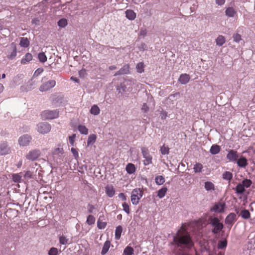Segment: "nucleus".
I'll list each match as a JSON object with an SVG mask.
<instances>
[{
  "mask_svg": "<svg viewBox=\"0 0 255 255\" xmlns=\"http://www.w3.org/2000/svg\"><path fill=\"white\" fill-rule=\"evenodd\" d=\"M189 224L182 223L180 229L178 230L176 234L173 237V243L177 248L191 249L194 246L191 236L187 230Z\"/></svg>",
  "mask_w": 255,
  "mask_h": 255,
  "instance_id": "obj_1",
  "label": "nucleus"
},
{
  "mask_svg": "<svg viewBox=\"0 0 255 255\" xmlns=\"http://www.w3.org/2000/svg\"><path fill=\"white\" fill-rule=\"evenodd\" d=\"M209 221V224L214 228L212 229L214 234H218L223 229L224 225L218 218L210 217Z\"/></svg>",
  "mask_w": 255,
  "mask_h": 255,
  "instance_id": "obj_2",
  "label": "nucleus"
},
{
  "mask_svg": "<svg viewBox=\"0 0 255 255\" xmlns=\"http://www.w3.org/2000/svg\"><path fill=\"white\" fill-rule=\"evenodd\" d=\"M143 192L141 189L139 188L134 189L131 193L130 199L133 205H137L140 199L142 198Z\"/></svg>",
  "mask_w": 255,
  "mask_h": 255,
  "instance_id": "obj_3",
  "label": "nucleus"
},
{
  "mask_svg": "<svg viewBox=\"0 0 255 255\" xmlns=\"http://www.w3.org/2000/svg\"><path fill=\"white\" fill-rule=\"evenodd\" d=\"M41 116L43 120H52L58 117L59 111L57 110H45L42 112Z\"/></svg>",
  "mask_w": 255,
  "mask_h": 255,
  "instance_id": "obj_4",
  "label": "nucleus"
},
{
  "mask_svg": "<svg viewBox=\"0 0 255 255\" xmlns=\"http://www.w3.org/2000/svg\"><path fill=\"white\" fill-rule=\"evenodd\" d=\"M51 125L47 122L40 123L37 125V130L40 133L46 134L51 130Z\"/></svg>",
  "mask_w": 255,
  "mask_h": 255,
  "instance_id": "obj_5",
  "label": "nucleus"
},
{
  "mask_svg": "<svg viewBox=\"0 0 255 255\" xmlns=\"http://www.w3.org/2000/svg\"><path fill=\"white\" fill-rule=\"evenodd\" d=\"M141 153L144 160L143 161L144 165H148L152 163V157L150 154L149 150L146 147H142L141 149Z\"/></svg>",
  "mask_w": 255,
  "mask_h": 255,
  "instance_id": "obj_6",
  "label": "nucleus"
},
{
  "mask_svg": "<svg viewBox=\"0 0 255 255\" xmlns=\"http://www.w3.org/2000/svg\"><path fill=\"white\" fill-rule=\"evenodd\" d=\"M41 155L39 149H33L28 152L26 155V158L29 160L34 161L38 159Z\"/></svg>",
  "mask_w": 255,
  "mask_h": 255,
  "instance_id": "obj_7",
  "label": "nucleus"
},
{
  "mask_svg": "<svg viewBox=\"0 0 255 255\" xmlns=\"http://www.w3.org/2000/svg\"><path fill=\"white\" fill-rule=\"evenodd\" d=\"M56 82L54 80H51L43 83L39 87L41 92L48 91L55 86Z\"/></svg>",
  "mask_w": 255,
  "mask_h": 255,
  "instance_id": "obj_8",
  "label": "nucleus"
},
{
  "mask_svg": "<svg viewBox=\"0 0 255 255\" xmlns=\"http://www.w3.org/2000/svg\"><path fill=\"white\" fill-rule=\"evenodd\" d=\"M16 53L17 49L16 44L14 43H12L8 47L7 57L9 59H13L16 56Z\"/></svg>",
  "mask_w": 255,
  "mask_h": 255,
  "instance_id": "obj_9",
  "label": "nucleus"
},
{
  "mask_svg": "<svg viewBox=\"0 0 255 255\" xmlns=\"http://www.w3.org/2000/svg\"><path fill=\"white\" fill-rule=\"evenodd\" d=\"M226 157L230 162H236L239 158V155L236 150L230 149L228 151Z\"/></svg>",
  "mask_w": 255,
  "mask_h": 255,
  "instance_id": "obj_10",
  "label": "nucleus"
},
{
  "mask_svg": "<svg viewBox=\"0 0 255 255\" xmlns=\"http://www.w3.org/2000/svg\"><path fill=\"white\" fill-rule=\"evenodd\" d=\"M31 139L30 135L24 134L19 138L18 142L20 146H26L29 145Z\"/></svg>",
  "mask_w": 255,
  "mask_h": 255,
  "instance_id": "obj_11",
  "label": "nucleus"
},
{
  "mask_svg": "<svg viewBox=\"0 0 255 255\" xmlns=\"http://www.w3.org/2000/svg\"><path fill=\"white\" fill-rule=\"evenodd\" d=\"M237 220L236 214L234 213H231L226 217L225 222L226 225L231 227Z\"/></svg>",
  "mask_w": 255,
  "mask_h": 255,
  "instance_id": "obj_12",
  "label": "nucleus"
},
{
  "mask_svg": "<svg viewBox=\"0 0 255 255\" xmlns=\"http://www.w3.org/2000/svg\"><path fill=\"white\" fill-rule=\"evenodd\" d=\"M10 148L7 146L6 142H2L0 143V155H6L10 153Z\"/></svg>",
  "mask_w": 255,
  "mask_h": 255,
  "instance_id": "obj_13",
  "label": "nucleus"
},
{
  "mask_svg": "<svg viewBox=\"0 0 255 255\" xmlns=\"http://www.w3.org/2000/svg\"><path fill=\"white\" fill-rule=\"evenodd\" d=\"M226 205L225 203L219 202L215 204L212 210L217 213H222L224 211Z\"/></svg>",
  "mask_w": 255,
  "mask_h": 255,
  "instance_id": "obj_14",
  "label": "nucleus"
},
{
  "mask_svg": "<svg viewBox=\"0 0 255 255\" xmlns=\"http://www.w3.org/2000/svg\"><path fill=\"white\" fill-rule=\"evenodd\" d=\"M115 189L112 185H108L105 187V192L109 197H113L115 194Z\"/></svg>",
  "mask_w": 255,
  "mask_h": 255,
  "instance_id": "obj_15",
  "label": "nucleus"
},
{
  "mask_svg": "<svg viewBox=\"0 0 255 255\" xmlns=\"http://www.w3.org/2000/svg\"><path fill=\"white\" fill-rule=\"evenodd\" d=\"M237 165L240 167L245 168L248 164V160L246 157L243 156H241L236 161Z\"/></svg>",
  "mask_w": 255,
  "mask_h": 255,
  "instance_id": "obj_16",
  "label": "nucleus"
},
{
  "mask_svg": "<svg viewBox=\"0 0 255 255\" xmlns=\"http://www.w3.org/2000/svg\"><path fill=\"white\" fill-rule=\"evenodd\" d=\"M129 66L128 64H125L118 71H117L114 76L120 75L127 74L129 73Z\"/></svg>",
  "mask_w": 255,
  "mask_h": 255,
  "instance_id": "obj_17",
  "label": "nucleus"
},
{
  "mask_svg": "<svg viewBox=\"0 0 255 255\" xmlns=\"http://www.w3.org/2000/svg\"><path fill=\"white\" fill-rule=\"evenodd\" d=\"M190 77L187 74H182L180 75L178 81L182 84H186L189 81Z\"/></svg>",
  "mask_w": 255,
  "mask_h": 255,
  "instance_id": "obj_18",
  "label": "nucleus"
},
{
  "mask_svg": "<svg viewBox=\"0 0 255 255\" xmlns=\"http://www.w3.org/2000/svg\"><path fill=\"white\" fill-rule=\"evenodd\" d=\"M225 14L228 17H233L237 15V12L233 7H229L226 9Z\"/></svg>",
  "mask_w": 255,
  "mask_h": 255,
  "instance_id": "obj_19",
  "label": "nucleus"
},
{
  "mask_svg": "<svg viewBox=\"0 0 255 255\" xmlns=\"http://www.w3.org/2000/svg\"><path fill=\"white\" fill-rule=\"evenodd\" d=\"M32 59V56L31 53H27L24 57L21 60V63L22 64H26L29 62Z\"/></svg>",
  "mask_w": 255,
  "mask_h": 255,
  "instance_id": "obj_20",
  "label": "nucleus"
},
{
  "mask_svg": "<svg viewBox=\"0 0 255 255\" xmlns=\"http://www.w3.org/2000/svg\"><path fill=\"white\" fill-rule=\"evenodd\" d=\"M126 17L129 20H133L136 17V13L130 9H128L126 11Z\"/></svg>",
  "mask_w": 255,
  "mask_h": 255,
  "instance_id": "obj_21",
  "label": "nucleus"
},
{
  "mask_svg": "<svg viewBox=\"0 0 255 255\" xmlns=\"http://www.w3.org/2000/svg\"><path fill=\"white\" fill-rule=\"evenodd\" d=\"M127 172L129 174H131L134 173L135 172L136 168L135 165L132 163H128L126 168Z\"/></svg>",
  "mask_w": 255,
  "mask_h": 255,
  "instance_id": "obj_22",
  "label": "nucleus"
},
{
  "mask_svg": "<svg viewBox=\"0 0 255 255\" xmlns=\"http://www.w3.org/2000/svg\"><path fill=\"white\" fill-rule=\"evenodd\" d=\"M111 246V242L110 241H106L103 246L102 250L101 251V254L102 255H105L109 251Z\"/></svg>",
  "mask_w": 255,
  "mask_h": 255,
  "instance_id": "obj_23",
  "label": "nucleus"
},
{
  "mask_svg": "<svg viewBox=\"0 0 255 255\" xmlns=\"http://www.w3.org/2000/svg\"><path fill=\"white\" fill-rule=\"evenodd\" d=\"M221 150L220 146L217 144H213L210 149V152L212 154H217L220 152Z\"/></svg>",
  "mask_w": 255,
  "mask_h": 255,
  "instance_id": "obj_24",
  "label": "nucleus"
},
{
  "mask_svg": "<svg viewBox=\"0 0 255 255\" xmlns=\"http://www.w3.org/2000/svg\"><path fill=\"white\" fill-rule=\"evenodd\" d=\"M64 152L63 148L60 146L58 147H56L52 151V154L53 155H56L58 156H60L63 154Z\"/></svg>",
  "mask_w": 255,
  "mask_h": 255,
  "instance_id": "obj_25",
  "label": "nucleus"
},
{
  "mask_svg": "<svg viewBox=\"0 0 255 255\" xmlns=\"http://www.w3.org/2000/svg\"><path fill=\"white\" fill-rule=\"evenodd\" d=\"M226 42L225 37L222 35H219L216 39V44L219 46H222Z\"/></svg>",
  "mask_w": 255,
  "mask_h": 255,
  "instance_id": "obj_26",
  "label": "nucleus"
},
{
  "mask_svg": "<svg viewBox=\"0 0 255 255\" xmlns=\"http://www.w3.org/2000/svg\"><path fill=\"white\" fill-rule=\"evenodd\" d=\"M30 44V42L27 38L21 37L19 45L23 47H27Z\"/></svg>",
  "mask_w": 255,
  "mask_h": 255,
  "instance_id": "obj_27",
  "label": "nucleus"
},
{
  "mask_svg": "<svg viewBox=\"0 0 255 255\" xmlns=\"http://www.w3.org/2000/svg\"><path fill=\"white\" fill-rule=\"evenodd\" d=\"M100 110L99 107L96 105L92 106L90 110V113L93 115H98L100 114Z\"/></svg>",
  "mask_w": 255,
  "mask_h": 255,
  "instance_id": "obj_28",
  "label": "nucleus"
},
{
  "mask_svg": "<svg viewBox=\"0 0 255 255\" xmlns=\"http://www.w3.org/2000/svg\"><path fill=\"white\" fill-rule=\"evenodd\" d=\"M97 139V136L95 134H91L89 135L87 140V145L89 146L95 142Z\"/></svg>",
  "mask_w": 255,
  "mask_h": 255,
  "instance_id": "obj_29",
  "label": "nucleus"
},
{
  "mask_svg": "<svg viewBox=\"0 0 255 255\" xmlns=\"http://www.w3.org/2000/svg\"><path fill=\"white\" fill-rule=\"evenodd\" d=\"M205 188L208 191H214L215 190V185L212 182L207 181L205 182Z\"/></svg>",
  "mask_w": 255,
  "mask_h": 255,
  "instance_id": "obj_30",
  "label": "nucleus"
},
{
  "mask_svg": "<svg viewBox=\"0 0 255 255\" xmlns=\"http://www.w3.org/2000/svg\"><path fill=\"white\" fill-rule=\"evenodd\" d=\"M122 231L123 228L121 226L117 227L115 230V239L116 240H119L120 239Z\"/></svg>",
  "mask_w": 255,
  "mask_h": 255,
  "instance_id": "obj_31",
  "label": "nucleus"
},
{
  "mask_svg": "<svg viewBox=\"0 0 255 255\" xmlns=\"http://www.w3.org/2000/svg\"><path fill=\"white\" fill-rule=\"evenodd\" d=\"M167 191L166 187H163L159 189L157 192V196L159 198H162L165 195Z\"/></svg>",
  "mask_w": 255,
  "mask_h": 255,
  "instance_id": "obj_32",
  "label": "nucleus"
},
{
  "mask_svg": "<svg viewBox=\"0 0 255 255\" xmlns=\"http://www.w3.org/2000/svg\"><path fill=\"white\" fill-rule=\"evenodd\" d=\"M222 177L224 179L230 181L233 178V174L231 172L226 171L223 174Z\"/></svg>",
  "mask_w": 255,
  "mask_h": 255,
  "instance_id": "obj_33",
  "label": "nucleus"
},
{
  "mask_svg": "<svg viewBox=\"0 0 255 255\" xmlns=\"http://www.w3.org/2000/svg\"><path fill=\"white\" fill-rule=\"evenodd\" d=\"M235 191L237 194H241L245 191V188L241 183H239L237 185Z\"/></svg>",
  "mask_w": 255,
  "mask_h": 255,
  "instance_id": "obj_34",
  "label": "nucleus"
},
{
  "mask_svg": "<svg viewBox=\"0 0 255 255\" xmlns=\"http://www.w3.org/2000/svg\"><path fill=\"white\" fill-rule=\"evenodd\" d=\"M155 181L157 185H162L165 182L164 177L161 175L157 176L155 178Z\"/></svg>",
  "mask_w": 255,
  "mask_h": 255,
  "instance_id": "obj_35",
  "label": "nucleus"
},
{
  "mask_svg": "<svg viewBox=\"0 0 255 255\" xmlns=\"http://www.w3.org/2000/svg\"><path fill=\"white\" fill-rule=\"evenodd\" d=\"M78 129L81 134L87 135L88 133V129L85 126L79 125Z\"/></svg>",
  "mask_w": 255,
  "mask_h": 255,
  "instance_id": "obj_36",
  "label": "nucleus"
},
{
  "mask_svg": "<svg viewBox=\"0 0 255 255\" xmlns=\"http://www.w3.org/2000/svg\"><path fill=\"white\" fill-rule=\"evenodd\" d=\"M241 217L244 219H248L251 217V214L250 212L246 209L243 210L241 212Z\"/></svg>",
  "mask_w": 255,
  "mask_h": 255,
  "instance_id": "obj_37",
  "label": "nucleus"
},
{
  "mask_svg": "<svg viewBox=\"0 0 255 255\" xmlns=\"http://www.w3.org/2000/svg\"><path fill=\"white\" fill-rule=\"evenodd\" d=\"M129 203H127L126 202H124L122 204V207L123 208V210L127 214H129L130 213V209L129 207Z\"/></svg>",
  "mask_w": 255,
  "mask_h": 255,
  "instance_id": "obj_38",
  "label": "nucleus"
},
{
  "mask_svg": "<svg viewBox=\"0 0 255 255\" xmlns=\"http://www.w3.org/2000/svg\"><path fill=\"white\" fill-rule=\"evenodd\" d=\"M134 253L133 249L129 246H127L124 249V254L125 255H132Z\"/></svg>",
  "mask_w": 255,
  "mask_h": 255,
  "instance_id": "obj_39",
  "label": "nucleus"
},
{
  "mask_svg": "<svg viewBox=\"0 0 255 255\" xmlns=\"http://www.w3.org/2000/svg\"><path fill=\"white\" fill-rule=\"evenodd\" d=\"M227 241L226 240H221L218 242V248L219 249H224L227 247Z\"/></svg>",
  "mask_w": 255,
  "mask_h": 255,
  "instance_id": "obj_40",
  "label": "nucleus"
},
{
  "mask_svg": "<svg viewBox=\"0 0 255 255\" xmlns=\"http://www.w3.org/2000/svg\"><path fill=\"white\" fill-rule=\"evenodd\" d=\"M203 166L202 164L200 163H196L194 166V171L195 173L201 172Z\"/></svg>",
  "mask_w": 255,
  "mask_h": 255,
  "instance_id": "obj_41",
  "label": "nucleus"
},
{
  "mask_svg": "<svg viewBox=\"0 0 255 255\" xmlns=\"http://www.w3.org/2000/svg\"><path fill=\"white\" fill-rule=\"evenodd\" d=\"M241 184L243 185L245 188H248L251 186L252 181L250 179H245L242 181Z\"/></svg>",
  "mask_w": 255,
  "mask_h": 255,
  "instance_id": "obj_42",
  "label": "nucleus"
},
{
  "mask_svg": "<svg viewBox=\"0 0 255 255\" xmlns=\"http://www.w3.org/2000/svg\"><path fill=\"white\" fill-rule=\"evenodd\" d=\"M59 241L60 244L66 245L68 243L69 239L66 236L62 235L59 237Z\"/></svg>",
  "mask_w": 255,
  "mask_h": 255,
  "instance_id": "obj_43",
  "label": "nucleus"
},
{
  "mask_svg": "<svg viewBox=\"0 0 255 255\" xmlns=\"http://www.w3.org/2000/svg\"><path fill=\"white\" fill-rule=\"evenodd\" d=\"M160 152L163 155L168 154L169 153V148L165 144L162 145L160 149Z\"/></svg>",
  "mask_w": 255,
  "mask_h": 255,
  "instance_id": "obj_44",
  "label": "nucleus"
},
{
  "mask_svg": "<svg viewBox=\"0 0 255 255\" xmlns=\"http://www.w3.org/2000/svg\"><path fill=\"white\" fill-rule=\"evenodd\" d=\"M67 24H68L67 20L65 18L60 19L58 21V25L59 27H62V28H64V27H66L67 26Z\"/></svg>",
  "mask_w": 255,
  "mask_h": 255,
  "instance_id": "obj_45",
  "label": "nucleus"
},
{
  "mask_svg": "<svg viewBox=\"0 0 255 255\" xmlns=\"http://www.w3.org/2000/svg\"><path fill=\"white\" fill-rule=\"evenodd\" d=\"M137 72L141 73L144 71V64L143 62H139L136 66Z\"/></svg>",
  "mask_w": 255,
  "mask_h": 255,
  "instance_id": "obj_46",
  "label": "nucleus"
},
{
  "mask_svg": "<svg viewBox=\"0 0 255 255\" xmlns=\"http://www.w3.org/2000/svg\"><path fill=\"white\" fill-rule=\"evenodd\" d=\"M38 58L39 60L42 63L47 61V57L44 52L39 53L38 55Z\"/></svg>",
  "mask_w": 255,
  "mask_h": 255,
  "instance_id": "obj_47",
  "label": "nucleus"
},
{
  "mask_svg": "<svg viewBox=\"0 0 255 255\" xmlns=\"http://www.w3.org/2000/svg\"><path fill=\"white\" fill-rule=\"evenodd\" d=\"M87 223L89 225L94 224L95 222V218L93 215H90L87 217Z\"/></svg>",
  "mask_w": 255,
  "mask_h": 255,
  "instance_id": "obj_48",
  "label": "nucleus"
},
{
  "mask_svg": "<svg viewBox=\"0 0 255 255\" xmlns=\"http://www.w3.org/2000/svg\"><path fill=\"white\" fill-rule=\"evenodd\" d=\"M107 223L98 220L97 222V227L99 229H103L106 228Z\"/></svg>",
  "mask_w": 255,
  "mask_h": 255,
  "instance_id": "obj_49",
  "label": "nucleus"
},
{
  "mask_svg": "<svg viewBox=\"0 0 255 255\" xmlns=\"http://www.w3.org/2000/svg\"><path fill=\"white\" fill-rule=\"evenodd\" d=\"M58 250L56 248L52 247L51 248L48 252L49 255H58Z\"/></svg>",
  "mask_w": 255,
  "mask_h": 255,
  "instance_id": "obj_50",
  "label": "nucleus"
},
{
  "mask_svg": "<svg viewBox=\"0 0 255 255\" xmlns=\"http://www.w3.org/2000/svg\"><path fill=\"white\" fill-rule=\"evenodd\" d=\"M12 177L13 181L15 182H19L21 179V176L18 174H13Z\"/></svg>",
  "mask_w": 255,
  "mask_h": 255,
  "instance_id": "obj_51",
  "label": "nucleus"
},
{
  "mask_svg": "<svg viewBox=\"0 0 255 255\" xmlns=\"http://www.w3.org/2000/svg\"><path fill=\"white\" fill-rule=\"evenodd\" d=\"M233 37L236 42H239L242 40L241 35L238 33L234 34Z\"/></svg>",
  "mask_w": 255,
  "mask_h": 255,
  "instance_id": "obj_52",
  "label": "nucleus"
},
{
  "mask_svg": "<svg viewBox=\"0 0 255 255\" xmlns=\"http://www.w3.org/2000/svg\"><path fill=\"white\" fill-rule=\"evenodd\" d=\"M71 152L72 153L74 158L77 159L79 156L78 151L77 149L74 147H72L71 149Z\"/></svg>",
  "mask_w": 255,
  "mask_h": 255,
  "instance_id": "obj_53",
  "label": "nucleus"
},
{
  "mask_svg": "<svg viewBox=\"0 0 255 255\" xmlns=\"http://www.w3.org/2000/svg\"><path fill=\"white\" fill-rule=\"evenodd\" d=\"M76 137V134H73L71 136H69V142L72 145H74V144L75 139Z\"/></svg>",
  "mask_w": 255,
  "mask_h": 255,
  "instance_id": "obj_54",
  "label": "nucleus"
},
{
  "mask_svg": "<svg viewBox=\"0 0 255 255\" xmlns=\"http://www.w3.org/2000/svg\"><path fill=\"white\" fill-rule=\"evenodd\" d=\"M86 74V70L85 69H82L79 71V75L81 78H84Z\"/></svg>",
  "mask_w": 255,
  "mask_h": 255,
  "instance_id": "obj_55",
  "label": "nucleus"
},
{
  "mask_svg": "<svg viewBox=\"0 0 255 255\" xmlns=\"http://www.w3.org/2000/svg\"><path fill=\"white\" fill-rule=\"evenodd\" d=\"M119 197L124 202L127 200V196L124 193H121L118 195Z\"/></svg>",
  "mask_w": 255,
  "mask_h": 255,
  "instance_id": "obj_56",
  "label": "nucleus"
},
{
  "mask_svg": "<svg viewBox=\"0 0 255 255\" xmlns=\"http://www.w3.org/2000/svg\"><path fill=\"white\" fill-rule=\"evenodd\" d=\"M167 117V113L165 111H162L160 113V117L161 119L164 120Z\"/></svg>",
  "mask_w": 255,
  "mask_h": 255,
  "instance_id": "obj_57",
  "label": "nucleus"
},
{
  "mask_svg": "<svg viewBox=\"0 0 255 255\" xmlns=\"http://www.w3.org/2000/svg\"><path fill=\"white\" fill-rule=\"evenodd\" d=\"M43 71V69L42 68H38L34 72V75L38 76Z\"/></svg>",
  "mask_w": 255,
  "mask_h": 255,
  "instance_id": "obj_58",
  "label": "nucleus"
},
{
  "mask_svg": "<svg viewBox=\"0 0 255 255\" xmlns=\"http://www.w3.org/2000/svg\"><path fill=\"white\" fill-rule=\"evenodd\" d=\"M95 209L94 206L93 205L89 204L88 206V211L89 213H92L94 209Z\"/></svg>",
  "mask_w": 255,
  "mask_h": 255,
  "instance_id": "obj_59",
  "label": "nucleus"
},
{
  "mask_svg": "<svg viewBox=\"0 0 255 255\" xmlns=\"http://www.w3.org/2000/svg\"><path fill=\"white\" fill-rule=\"evenodd\" d=\"M225 2V0H216V3L219 5H222Z\"/></svg>",
  "mask_w": 255,
  "mask_h": 255,
  "instance_id": "obj_60",
  "label": "nucleus"
},
{
  "mask_svg": "<svg viewBox=\"0 0 255 255\" xmlns=\"http://www.w3.org/2000/svg\"><path fill=\"white\" fill-rule=\"evenodd\" d=\"M147 33L146 30L145 29H141L140 31V35L145 36Z\"/></svg>",
  "mask_w": 255,
  "mask_h": 255,
  "instance_id": "obj_61",
  "label": "nucleus"
},
{
  "mask_svg": "<svg viewBox=\"0 0 255 255\" xmlns=\"http://www.w3.org/2000/svg\"><path fill=\"white\" fill-rule=\"evenodd\" d=\"M39 20L37 18H34L32 20V23H34L35 24H38L39 23Z\"/></svg>",
  "mask_w": 255,
  "mask_h": 255,
  "instance_id": "obj_62",
  "label": "nucleus"
},
{
  "mask_svg": "<svg viewBox=\"0 0 255 255\" xmlns=\"http://www.w3.org/2000/svg\"><path fill=\"white\" fill-rule=\"evenodd\" d=\"M71 79L74 81H75V82H77V83H79V80L78 79H77V78H75V77H71Z\"/></svg>",
  "mask_w": 255,
  "mask_h": 255,
  "instance_id": "obj_63",
  "label": "nucleus"
},
{
  "mask_svg": "<svg viewBox=\"0 0 255 255\" xmlns=\"http://www.w3.org/2000/svg\"><path fill=\"white\" fill-rule=\"evenodd\" d=\"M109 68L110 70H114L117 69V67L115 65H112L110 66Z\"/></svg>",
  "mask_w": 255,
  "mask_h": 255,
  "instance_id": "obj_64",
  "label": "nucleus"
}]
</instances>
